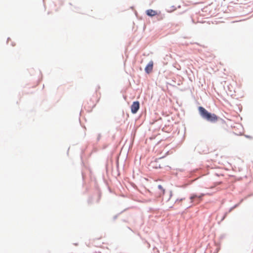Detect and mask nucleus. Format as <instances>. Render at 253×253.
<instances>
[{
	"label": "nucleus",
	"mask_w": 253,
	"mask_h": 253,
	"mask_svg": "<svg viewBox=\"0 0 253 253\" xmlns=\"http://www.w3.org/2000/svg\"><path fill=\"white\" fill-rule=\"evenodd\" d=\"M198 111L201 117L204 120L211 122L215 123L220 120L223 121L219 117L214 114L208 112L205 108L202 106L198 107Z\"/></svg>",
	"instance_id": "obj_1"
},
{
	"label": "nucleus",
	"mask_w": 253,
	"mask_h": 253,
	"mask_svg": "<svg viewBox=\"0 0 253 253\" xmlns=\"http://www.w3.org/2000/svg\"><path fill=\"white\" fill-rule=\"evenodd\" d=\"M140 107V104L138 101L133 102L131 106V111L132 113L135 114L137 112Z\"/></svg>",
	"instance_id": "obj_2"
},
{
	"label": "nucleus",
	"mask_w": 253,
	"mask_h": 253,
	"mask_svg": "<svg viewBox=\"0 0 253 253\" xmlns=\"http://www.w3.org/2000/svg\"><path fill=\"white\" fill-rule=\"evenodd\" d=\"M153 62L151 61L147 64L145 68V71L146 73L149 74L153 70Z\"/></svg>",
	"instance_id": "obj_3"
},
{
	"label": "nucleus",
	"mask_w": 253,
	"mask_h": 253,
	"mask_svg": "<svg viewBox=\"0 0 253 253\" xmlns=\"http://www.w3.org/2000/svg\"><path fill=\"white\" fill-rule=\"evenodd\" d=\"M202 196H198L196 194H193L190 196V199L191 200L192 202H193L194 200L196 199L197 200V203H198L202 199Z\"/></svg>",
	"instance_id": "obj_4"
},
{
	"label": "nucleus",
	"mask_w": 253,
	"mask_h": 253,
	"mask_svg": "<svg viewBox=\"0 0 253 253\" xmlns=\"http://www.w3.org/2000/svg\"><path fill=\"white\" fill-rule=\"evenodd\" d=\"M146 14L148 16L152 17L156 15L157 14V12L156 11L152 9H148L146 11Z\"/></svg>",
	"instance_id": "obj_5"
},
{
	"label": "nucleus",
	"mask_w": 253,
	"mask_h": 253,
	"mask_svg": "<svg viewBox=\"0 0 253 253\" xmlns=\"http://www.w3.org/2000/svg\"><path fill=\"white\" fill-rule=\"evenodd\" d=\"M239 204H237L235 205L234 206H233V207L231 208L229 211V212H231L233 209L237 208L239 206Z\"/></svg>",
	"instance_id": "obj_6"
},
{
	"label": "nucleus",
	"mask_w": 253,
	"mask_h": 253,
	"mask_svg": "<svg viewBox=\"0 0 253 253\" xmlns=\"http://www.w3.org/2000/svg\"><path fill=\"white\" fill-rule=\"evenodd\" d=\"M158 188L160 189V190H161L163 191V193H164L165 192V189L163 188V187H162V185H159L158 186Z\"/></svg>",
	"instance_id": "obj_7"
},
{
	"label": "nucleus",
	"mask_w": 253,
	"mask_h": 253,
	"mask_svg": "<svg viewBox=\"0 0 253 253\" xmlns=\"http://www.w3.org/2000/svg\"><path fill=\"white\" fill-rule=\"evenodd\" d=\"M227 214H228V212H226V213H224V214L223 217L222 218L221 221H223L225 218V217H226Z\"/></svg>",
	"instance_id": "obj_8"
},
{
	"label": "nucleus",
	"mask_w": 253,
	"mask_h": 253,
	"mask_svg": "<svg viewBox=\"0 0 253 253\" xmlns=\"http://www.w3.org/2000/svg\"><path fill=\"white\" fill-rule=\"evenodd\" d=\"M183 200V199H182V198L180 199V200L177 199L176 200V202H177V201L181 202Z\"/></svg>",
	"instance_id": "obj_9"
},
{
	"label": "nucleus",
	"mask_w": 253,
	"mask_h": 253,
	"mask_svg": "<svg viewBox=\"0 0 253 253\" xmlns=\"http://www.w3.org/2000/svg\"><path fill=\"white\" fill-rule=\"evenodd\" d=\"M117 216H117V215H115V216H114V217H113V218H114V220H115V219L117 218Z\"/></svg>",
	"instance_id": "obj_10"
},
{
	"label": "nucleus",
	"mask_w": 253,
	"mask_h": 253,
	"mask_svg": "<svg viewBox=\"0 0 253 253\" xmlns=\"http://www.w3.org/2000/svg\"><path fill=\"white\" fill-rule=\"evenodd\" d=\"M9 40H10V38H8V39H7V42H8V41H9Z\"/></svg>",
	"instance_id": "obj_11"
},
{
	"label": "nucleus",
	"mask_w": 253,
	"mask_h": 253,
	"mask_svg": "<svg viewBox=\"0 0 253 253\" xmlns=\"http://www.w3.org/2000/svg\"><path fill=\"white\" fill-rule=\"evenodd\" d=\"M100 135L99 134V136H98V139H99V138H100Z\"/></svg>",
	"instance_id": "obj_12"
}]
</instances>
